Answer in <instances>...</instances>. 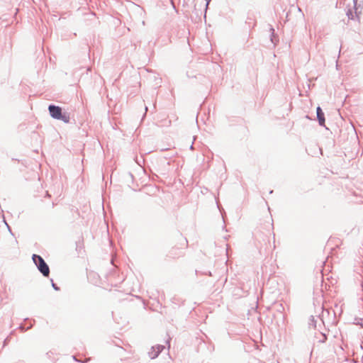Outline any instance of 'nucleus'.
I'll list each match as a JSON object with an SVG mask.
<instances>
[{"label": "nucleus", "mask_w": 363, "mask_h": 363, "mask_svg": "<svg viewBox=\"0 0 363 363\" xmlns=\"http://www.w3.org/2000/svg\"><path fill=\"white\" fill-rule=\"evenodd\" d=\"M50 116L58 120H62L65 123L69 121V117L62 113V108L59 106L50 105L48 107Z\"/></svg>", "instance_id": "1"}, {"label": "nucleus", "mask_w": 363, "mask_h": 363, "mask_svg": "<svg viewBox=\"0 0 363 363\" xmlns=\"http://www.w3.org/2000/svg\"><path fill=\"white\" fill-rule=\"evenodd\" d=\"M32 259L34 264L38 267L40 272L45 277V261L44 259L38 255L33 254L32 256Z\"/></svg>", "instance_id": "2"}, {"label": "nucleus", "mask_w": 363, "mask_h": 363, "mask_svg": "<svg viewBox=\"0 0 363 363\" xmlns=\"http://www.w3.org/2000/svg\"><path fill=\"white\" fill-rule=\"evenodd\" d=\"M317 117H318L320 125H324V124H325L324 113L320 107L317 108Z\"/></svg>", "instance_id": "3"}, {"label": "nucleus", "mask_w": 363, "mask_h": 363, "mask_svg": "<svg viewBox=\"0 0 363 363\" xmlns=\"http://www.w3.org/2000/svg\"><path fill=\"white\" fill-rule=\"evenodd\" d=\"M33 324L31 323V321H29V324H27V322L26 320L25 321V323H21L19 326V328L23 330V331H26V330H28V329L31 328Z\"/></svg>", "instance_id": "4"}, {"label": "nucleus", "mask_w": 363, "mask_h": 363, "mask_svg": "<svg viewBox=\"0 0 363 363\" xmlns=\"http://www.w3.org/2000/svg\"><path fill=\"white\" fill-rule=\"evenodd\" d=\"M46 270H47V277H48V274H49V269H48V266H47Z\"/></svg>", "instance_id": "5"}, {"label": "nucleus", "mask_w": 363, "mask_h": 363, "mask_svg": "<svg viewBox=\"0 0 363 363\" xmlns=\"http://www.w3.org/2000/svg\"><path fill=\"white\" fill-rule=\"evenodd\" d=\"M52 286H53V287H54L56 290H58V288H57V287H56V285H55L54 284H52Z\"/></svg>", "instance_id": "6"}]
</instances>
